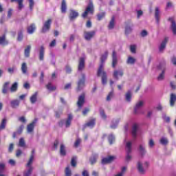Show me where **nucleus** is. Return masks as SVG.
I'll list each match as a JSON object with an SVG mask.
<instances>
[{
	"label": "nucleus",
	"instance_id": "26",
	"mask_svg": "<svg viewBox=\"0 0 176 176\" xmlns=\"http://www.w3.org/2000/svg\"><path fill=\"white\" fill-rule=\"evenodd\" d=\"M138 130V125L137 124H134L132 126V136L133 138H137V131Z\"/></svg>",
	"mask_w": 176,
	"mask_h": 176
},
{
	"label": "nucleus",
	"instance_id": "55",
	"mask_svg": "<svg viewBox=\"0 0 176 176\" xmlns=\"http://www.w3.org/2000/svg\"><path fill=\"white\" fill-rule=\"evenodd\" d=\"M29 3H30V10H32V9H34V5H35L34 0H29Z\"/></svg>",
	"mask_w": 176,
	"mask_h": 176
},
{
	"label": "nucleus",
	"instance_id": "46",
	"mask_svg": "<svg viewBox=\"0 0 176 176\" xmlns=\"http://www.w3.org/2000/svg\"><path fill=\"white\" fill-rule=\"evenodd\" d=\"M34 157L32 155H30V157L26 164V167H29V168H30V167H32V166H31V164H32V162H34Z\"/></svg>",
	"mask_w": 176,
	"mask_h": 176
},
{
	"label": "nucleus",
	"instance_id": "30",
	"mask_svg": "<svg viewBox=\"0 0 176 176\" xmlns=\"http://www.w3.org/2000/svg\"><path fill=\"white\" fill-rule=\"evenodd\" d=\"M138 170L140 174H145V169H144V167L142 166V163H141V162H138Z\"/></svg>",
	"mask_w": 176,
	"mask_h": 176
},
{
	"label": "nucleus",
	"instance_id": "25",
	"mask_svg": "<svg viewBox=\"0 0 176 176\" xmlns=\"http://www.w3.org/2000/svg\"><path fill=\"white\" fill-rule=\"evenodd\" d=\"M143 105H144V101L142 100H140L138 103H136L134 109V113L135 114L138 113V109H140V108H141V107H142Z\"/></svg>",
	"mask_w": 176,
	"mask_h": 176
},
{
	"label": "nucleus",
	"instance_id": "51",
	"mask_svg": "<svg viewBox=\"0 0 176 176\" xmlns=\"http://www.w3.org/2000/svg\"><path fill=\"white\" fill-rule=\"evenodd\" d=\"M100 113L101 118H102V119H107V115L105 114V111H104V109H100Z\"/></svg>",
	"mask_w": 176,
	"mask_h": 176
},
{
	"label": "nucleus",
	"instance_id": "62",
	"mask_svg": "<svg viewBox=\"0 0 176 176\" xmlns=\"http://www.w3.org/2000/svg\"><path fill=\"white\" fill-rule=\"evenodd\" d=\"M87 28H91V21L88 20L86 23Z\"/></svg>",
	"mask_w": 176,
	"mask_h": 176
},
{
	"label": "nucleus",
	"instance_id": "27",
	"mask_svg": "<svg viewBox=\"0 0 176 176\" xmlns=\"http://www.w3.org/2000/svg\"><path fill=\"white\" fill-rule=\"evenodd\" d=\"M7 123H8V120L6 118H3L0 123V131L1 130H5L6 129Z\"/></svg>",
	"mask_w": 176,
	"mask_h": 176
},
{
	"label": "nucleus",
	"instance_id": "14",
	"mask_svg": "<svg viewBox=\"0 0 176 176\" xmlns=\"http://www.w3.org/2000/svg\"><path fill=\"white\" fill-rule=\"evenodd\" d=\"M123 70H115L113 74V76L115 78V79H116V80H119V76H123Z\"/></svg>",
	"mask_w": 176,
	"mask_h": 176
},
{
	"label": "nucleus",
	"instance_id": "57",
	"mask_svg": "<svg viewBox=\"0 0 176 176\" xmlns=\"http://www.w3.org/2000/svg\"><path fill=\"white\" fill-rule=\"evenodd\" d=\"M89 112H90V109L89 108H85L83 111H82V115L84 116H86L87 115V113H89Z\"/></svg>",
	"mask_w": 176,
	"mask_h": 176
},
{
	"label": "nucleus",
	"instance_id": "53",
	"mask_svg": "<svg viewBox=\"0 0 176 176\" xmlns=\"http://www.w3.org/2000/svg\"><path fill=\"white\" fill-rule=\"evenodd\" d=\"M65 69H66V74H71V72H72V69L71 68V67L69 65H66L65 67Z\"/></svg>",
	"mask_w": 176,
	"mask_h": 176
},
{
	"label": "nucleus",
	"instance_id": "40",
	"mask_svg": "<svg viewBox=\"0 0 176 176\" xmlns=\"http://www.w3.org/2000/svg\"><path fill=\"white\" fill-rule=\"evenodd\" d=\"M114 27H115V16H113L109 23V29L112 30V28H113Z\"/></svg>",
	"mask_w": 176,
	"mask_h": 176
},
{
	"label": "nucleus",
	"instance_id": "54",
	"mask_svg": "<svg viewBox=\"0 0 176 176\" xmlns=\"http://www.w3.org/2000/svg\"><path fill=\"white\" fill-rule=\"evenodd\" d=\"M5 167H6V166L4 163L0 164V173H3V171H5Z\"/></svg>",
	"mask_w": 176,
	"mask_h": 176
},
{
	"label": "nucleus",
	"instance_id": "19",
	"mask_svg": "<svg viewBox=\"0 0 176 176\" xmlns=\"http://www.w3.org/2000/svg\"><path fill=\"white\" fill-rule=\"evenodd\" d=\"M45 57V47L41 45L39 51V60L40 61H43Z\"/></svg>",
	"mask_w": 176,
	"mask_h": 176
},
{
	"label": "nucleus",
	"instance_id": "15",
	"mask_svg": "<svg viewBox=\"0 0 176 176\" xmlns=\"http://www.w3.org/2000/svg\"><path fill=\"white\" fill-rule=\"evenodd\" d=\"M155 17L157 24H159L160 23V10H159V7L155 8Z\"/></svg>",
	"mask_w": 176,
	"mask_h": 176
},
{
	"label": "nucleus",
	"instance_id": "64",
	"mask_svg": "<svg viewBox=\"0 0 176 176\" xmlns=\"http://www.w3.org/2000/svg\"><path fill=\"white\" fill-rule=\"evenodd\" d=\"M130 50L131 53H135V45H133L130 47Z\"/></svg>",
	"mask_w": 176,
	"mask_h": 176
},
{
	"label": "nucleus",
	"instance_id": "63",
	"mask_svg": "<svg viewBox=\"0 0 176 176\" xmlns=\"http://www.w3.org/2000/svg\"><path fill=\"white\" fill-rule=\"evenodd\" d=\"M58 144H59L58 140H56L54 141V148L55 149H57V148H58Z\"/></svg>",
	"mask_w": 176,
	"mask_h": 176
},
{
	"label": "nucleus",
	"instance_id": "32",
	"mask_svg": "<svg viewBox=\"0 0 176 176\" xmlns=\"http://www.w3.org/2000/svg\"><path fill=\"white\" fill-rule=\"evenodd\" d=\"M164 72H166V64H164L162 72L157 77V80H163L164 79Z\"/></svg>",
	"mask_w": 176,
	"mask_h": 176
},
{
	"label": "nucleus",
	"instance_id": "36",
	"mask_svg": "<svg viewBox=\"0 0 176 176\" xmlns=\"http://www.w3.org/2000/svg\"><path fill=\"white\" fill-rule=\"evenodd\" d=\"M23 30L21 29L20 31L18 32V36H17V41L19 42H21L24 38V35L23 34Z\"/></svg>",
	"mask_w": 176,
	"mask_h": 176
},
{
	"label": "nucleus",
	"instance_id": "24",
	"mask_svg": "<svg viewBox=\"0 0 176 176\" xmlns=\"http://www.w3.org/2000/svg\"><path fill=\"white\" fill-rule=\"evenodd\" d=\"M97 159H98V154H93L92 156L90 157L89 162H90L91 166H93V164H96V163H97Z\"/></svg>",
	"mask_w": 176,
	"mask_h": 176
},
{
	"label": "nucleus",
	"instance_id": "5",
	"mask_svg": "<svg viewBox=\"0 0 176 176\" xmlns=\"http://www.w3.org/2000/svg\"><path fill=\"white\" fill-rule=\"evenodd\" d=\"M126 162H129L131 160V155H130V154L131 153V142H126Z\"/></svg>",
	"mask_w": 176,
	"mask_h": 176
},
{
	"label": "nucleus",
	"instance_id": "13",
	"mask_svg": "<svg viewBox=\"0 0 176 176\" xmlns=\"http://www.w3.org/2000/svg\"><path fill=\"white\" fill-rule=\"evenodd\" d=\"M79 16V13L74 10H71L69 15V20L72 21L73 20H75L78 16Z\"/></svg>",
	"mask_w": 176,
	"mask_h": 176
},
{
	"label": "nucleus",
	"instance_id": "18",
	"mask_svg": "<svg viewBox=\"0 0 176 176\" xmlns=\"http://www.w3.org/2000/svg\"><path fill=\"white\" fill-rule=\"evenodd\" d=\"M167 42H168V37H165L160 46V52H163V50L166 49V45H167Z\"/></svg>",
	"mask_w": 176,
	"mask_h": 176
},
{
	"label": "nucleus",
	"instance_id": "58",
	"mask_svg": "<svg viewBox=\"0 0 176 176\" xmlns=\"http://www.w3.org/2000/svg\"><path fill=\"white\" fill-rule=\"evenodd\" d=\"M111 97H113V92L111 91L107 97V101H111Z\"/></svg>",
	"mask_w": 176,
	"mask_h": 176
},
{
	"label": "nucleus",
	"instance_id": "6",
	"mask_svg": "<svg viewBox=\"0 0 176 176\" xmlns=\"http://www.w3.org/2000/svg\"><path fill=\"white\" fill-rule=\"evenodd\" d=\"M94 35H96V31L84 32L85 41H91L92 38H94Z\"/></svg>",
	"mask_w": 176,
	"mask_h": 176
},
{
	"label": "nucleus",
	"instance_id": "33",
	"mask_svg": "<svg viewBox=\"0 0 176 176\" xmlns=\"http://www.w3.org/2000/svg\"><path fill=\"white\" fill-rule=\"evenodd\" d=\"M133 96V94L131 93V91H128L125 94V100L127 101V102H130L131 101V97Z\"/></svg>",
	"mask_w": 176,
	"mask_h": 176
},
{
	"label": "nucleus",
	"instance_id": "38",
	"mask_svg": "<svg viewBox=\"0 0 176 176\" xmlns=\"http://www.w3.org/2000/svg\"><path fill=\"white\" fill-rule=\"evenodd\" d=\"M46 88L47 90H50V91H54L56 89V86L52 85V83L50 82L46 85Z\"/></svg>",
	"mask_w": 176,
	"mask_h": 176
},
{
	"label": "nucleus",
	"instance_id": "56",
	"mask_svg": "<svg viewBox=\"0 0 176 176\" xmlns=\"http://www.w3.org/2000/svg\"><path fill=\"white\" fill-rule=\"evenodd\" d=\"M23 129H24V126L23 125L20 126L16 131L17 134L19 135L21 134V133H23Z\"/></svg>",
	"mask_w": 176,
	"mask_h": 176
},
{
	"label": "nucleus",
	"instance_id": "7",
	"mask_svg": "<svg viewBox=\"0 0 176 176\" xmlns=\"http://www.w3.org/2000/svg\"><path fill=\"white\" fill-rule=\"evenodd\" d=\"M168 21H170L171 23L170 30H171L173 35H176V22H175V20H174V18L170 17V18L168 19Z\"/></svg>",
	"mask_w": 176,
	"mask_h": 176
},
{
	"label": "nucleus",
	"instance_id": "45",
	"mask_svg": "<svg viewBox=\"0 0 176 176\" xmlns=\"http://www.w3.org/2000/svg\"><path fill=\"white\" fill-rule=\"evenodd\" d=\"M104 17H105V12H104L97 14V18L98 21H101V20L103 19Z\"/></svg>",
	"mask_w": 176,
	"mask_h": 176
},
{
	"label": "nucleus",
	"instance_id": "29",
	"mask_svg": "<svg viewBox=\"0 0 176 176\" xmlns=\"http://www.w3.org/2000/svg\"><path fill=\"white\" fill-rule=\"evenodd\" d=\"M60 156H65L67 155V151L65 150V145L61 144L60 146Z\"/></svg>",
	"mask_w": 176,
	"mask_h": 176
},
{
	"label": "nucleus",
	"instance_id": "16",
	"mask_svg": "<svg viewBox=\"0 0 176 176\" xmlns=\"http://www.w3.org/2000/svg\"><path fill=\"white\" fill-rule=\"evenodd\" d=\"M36 123V120H35L32 123L28 125L27 126L28 133H32V131H34V129H35Z\"/></svg>",
	"mask_w": 176,
	"mask_h": 176
},
{
	"label": "nucleus",
	"instance_id": "37",
	"mask_svg": "<svg viewBox=\"0 0 176 176\" xmlns=\"http://www.w3.org/2000/svg\"><path fill=\"white\" fill-rule=\"evenodd\" d=\"M32 170H34V168L30 167L28 170L23 172V176H30L32 174Z\"/></svg>",
	"mask_w": 176,
	"mask_h": 176
},
{
	"label": "nucleus",
	"instance_id": "21",
	"mask_svg": "<svg viewBox=\"0 0 176 176\" xmlns=\"http://www.w3.org/2000/svg\"><path fill=\"white\" fill-rule=\"evenodd\" d=\"M175 102H176V94H170V106L174 107V105H175Z\"/></svg>",
	"mask_w": 176,
	"mask_h": 176
},
{
	"label": "nucleus",
	"instance_id": "12",
	"mask_svg": "<svg viewBox=\"0 0 176 176\" xmlns=\"http://www.w3.org/2000/svg\"><path fill=\"white\" fill-rule=\"evenodd\" d=\"M85 69V58L81 57L78 60V71L82 72Z\"/></svg>",
	"mask_w": 176,
	"mask_h": 176
},
{
	"label": "nucleus",
	"instance_id": "49",
	"mask_svg": "<svg viewBox=\"0 0 176 176\" xmlns=\"http://www.w3.org/2000/svg\"><path fill=\"white\" fill-rule=\"evenodd\" d=\"M19 146H21L22 148L25 146V141H24V138H21L19 140Z\"/></svg>",
	"mask_w": 176,
	"mask_h": 176
},
{
	"label": "nucleus",
	"instance_id": "60",
	"mask_svg": "<svg viewBox=\"0 0 176 176\" xmlns=\"http://www.w3.org/2000/svg\"><path fill=\"white\" fill-rule=\"evenodd\" d=\"M148 145L150 148H153L155 146V142L152 139H151L149 140Z\"/></svg>",
	"mask_w": 176,
	"mask_h": 176
},
{
	"label": "nucleus",
	"instance_id": "31",
	"mask_svg": "<svg viewBox=\"0 0 176 176\" xmlns=\"http://www.w3.org/2000/svg\"><path fill=\"white\" fill-rule=\"evenodd\" d=\"M31 52V45H28L24 50V56L26 58L30 57V53Z\"/></svg>",
	"mask_w": 176,
	"mask_h": 176
},
{
	"label": "nucleus",
	"instance_id": "34",
	"mask_svg": "<svg viewBox=\"0 0 176 176\" xmlns=\"http://www.w3.org/2000/svg\"><path fill=\"white\" fill-rule=\"evenodd\" d=\"M72 119H73L72 114H69L68 118L65 122V126L67 128L71 126V122H72Z\"/></svg>",
	"mask_w": 176,
	"mask_h": 176
},
{
	"label": "nucleus",
	"instance_id": "8",
	"mask_svg": "<svg viewBox=\"0 0 176 176\" xmlns=\"http://www.w3.org/2000/svg\"><path fill=\"white\" fill-rule=\"evenodd\" d=\"M116 65H118V56L116 55V51L113 50L112 52V68H116Z\"/></svg>",
	"mask_w": 176,
	"mask_h": 176
},
{
	"label": "nucleus",
	"instance_id": "35",
	"mask_svg": "<svg viewBox=\"0 0 176 176\" xmlns=\"http://www.w3.org/2000/svg\"><path fill=\"white\" fill-rule=\"evenodd\" d=\"M10 105L12 108H17L19 105H20V100H14L10 102Z\"/></svg>",
	"mask_w": 176,
	"mask_h": 176
},
{
	"label": "nucleus",
	"instance_id": "43",
	"mask_svg": "<svg viewBox=\"0 0 176 176\" xmlns=\"http://www.w3.org/2000/svg\"><path fill=\"white\" fill-rule=\"evenodd\" d=\"M17 82H14L10 87L11 93H14V91H17Z\"/></svg>",
	"mask_w": 176,
	"mask_h": 176
},
{
	"label": "nucleus",
	"instance_id": "59",
	"mask_svg": "<svg viewBox=\"0 0 176 176\" xmlns=\"http://www.w3.org/2000/svg\"><path fill=\"white\" fill-rule=\"evenodd\" d=\"M139 150L141 152L142 155L146 153L145 148L142 146V145H140Z\"/></svg>",
	"mask_w": 176,
	"mask_h": 176
},
{
	"label": "nucleus",
	"instance_id": "44",
	"mask_svg": "<svg viewBox=\"0 0 176 176\" xmlns=\"http://www.w3.org/2000/svg\"><path fill=\"white\" fill-rule=\"evenodd\" d=\"M65 174L66 176H72V172L71 171L69 166L66 167V168L65 170Z\"/></svg>",
	"mask_w": 176,
	"mask_h": 176
},
{
	"label": "nucleus",
	"instance_id": "48",
	"mask_svg": "<svg viewBox=\"0 0 176 176\" xmlns=\"http://www.w3.org/2000/svg\"><path fill=\"white\" fill-rule=\"evenodd\" d=\"M131 31H133V29L131 28V27L126 25L125 28V34L129 35V34H130Z\"/></svg>",
	"mask_w": 176,
	"mask_h": 176
},
{
	"label": "nucleus",
	"instance_id": "41",
	"mask_svg": "<svg viewBox=\"0 0 176 176\" xmlns=\"http://www.w3.org/2000/svg\"><path fill=\"white\" fill-rule=\"evenodd\" d=\"M108 140H109L110 145H112V144H113V142L115 141V135H113V134H110L108 136Z\"/></svg>",
	"mask_w": 176,
	"mask_h": 176
},
{
	"label": "nucleus",
	"instance_id": "28",
	"mask_svg": "<svg viewBox=\"0 0 176 176\" xmlns=\"http://www.w3.org/2000/svg\"><path fill=\"white\" fill-rule=\"evenodd\" d=\"M30 100L31 104H35L38 100V92H35L33 95H32Z\"/></svg>",
	"mask_w": 176,
	"mask_h": 176
},
{
	"label": "nucleus",
	"instance_id": "3",
	"mask_svg": "<svg viewBox=\"0 0 176 176\" xmlns=\"http://www.w3.org/2000/svg\"><path fill=\"white\" fill-rule=\"evenodd\" d=\"M82 78L78 80L77 83V91H80L83 87H85V83L86 82V75L85 74H81Z\"/></svg>",
	"mask_w": 176,
	"mask_h": 176
},
{
	"label": "nucleus",
	"instance_id": "47",
	"mask_svg": "<svg viewBox=\"0 0 176 176\" xmlns=\"http://www.w3.org/2000/svg\"><path fill=\"white\" fill-rule=\"evenodd\" d=\"M160 142L162 145H167L168 144V140L166 138H162L160 139Z\"/></svg>",
	"mask_w": 176,
	"mask_h": 176
},
{
	"label": "nucleus",
	"instance_id": "42",
	"mask_svg": "<svg viewBox=\"0 0 176 176\" xmlns=\"http://www.w3.org/2000/svg\"><path fill=\"white\" fill-rule=\"evenodd\" d=\"M135 58H133L132 56L128 57L126 63L133 65V64H135Z\"/></svg>",
	"mask_w": 176,
	"mask_h": 176
},
{
	"label": "nucleus",
	"instance_id": "22",
	"mask_svg": "<svg viewBox=\"0 0 176 176\" xmlns=\"http://www.w3.org/2000/svg\"><path fill=\"white\" fill-rule=\"evenodd\" d=\"M10 2L13 3V2H17L18 3V9L19 10H22L23 8H24V4L23 3L24 2V0H10Z\"/></svg>",
	"mask_w": 176,
	"mask_h": 176
},
{
	"label": "nucleus",
	"instance_id": "39",
	"mask_svg": "<svg viewBox=\"0 0 176 176\" xmlns=\"http://www.w3.org/2000/svg\"><path fill=\"white\" fill-rule=\"evenodd\" d=\"M21 71H22V74H27V71H28V67H27V63H23L21 65Z\"/></svg>",
	"mask_w": 176,
	"mask_h": 176
},
{
	"label": "nucleus",
	"instance_id": "50",
	"mask_svg": "<svg viewBox=\"0 0 176 176\" xmlns=\"http://www.w3.org/2000/svg\"><path fill=\"white\" fill-rule=\"evenodd\" d=\"M71 166L72 167H76V157H73L71 160Z\"/></svg>",
	"mask_w": 176,
	"mask_h": 176
},
{
	"label": "nucleus",
	"instance_id": "23",
	"mask_svg": "<svg viewBox=\"0 0 176 176\" xmlns=\"http://www.w3.org/2000/svg\"><path fill=\"white\" fill-rule=\"evenodd\" d=\"M60 12L61 13H67V1H65V0H62L60 5Z\"/></svg>",
	"mask_w": 176,
	"mask_h": 176
},
{
	"label": "nucleus",
	"instance_id": "61",
	"mask_svg": "<svg viewBox=\"0 0 176 176\" xmlns=\"http://www.w3.org/2000/svg\"><path fill=\"white\" fill-rule=\"evenodd\" d=\"M43 78H45V73L43 72H41V76H40V82L43 83Z\"/></svg>",
	"mask_w": 176,
	"mask_h": 176
},
{
	"label": "nucleus",
	"instance_id": "52",
	"mask_svg": "<svg viewBox=\"0 0 176 176\" xmlns=\"http://www.w3.org/2000/svg\"><path fill=\"white\" fill-rule=\"evenodd\" d=\"M80 142H82L80 139H76V142H74V148H78L79 145H80Z\"/></svg>",
	"mask_w": 176,
	"mask_h": 176
},
{
	"label": "nucleus",
	"instance_id": "10",
	"mask_svg": "<svg viewBox=\"0 0 176 176\" xmlns=\"http://www.w3.org/2000/svg\"><path fill=\"white\" fill-rule=\"evenodd\" d=\"M96 126V118L91 119L88 122L84 124L83 130L86 129V127H90L93 129Z\"/></svg>",
	"mask_w": 176,
	"mask_h": 176
},
{
	"label": "nucleus",
	"instance_id": "17",
	"mask_svg": "<svg viewBox=\"0 0 176 176\" xmlns=\"http://www.w3.org/2000/svg\"><path fill=\"white\" fill-rule=\"evenodd\" d=\"M36 30V26L35 25V23H32L27 28L28 33L30 34L34 33Z\"/></svg>",
	"mask_w": 176,
	"mask_h": 176
},
{
	"label": "nucleus",
	"instance_id": "4",
	"mask_svg": "<svg viewBox=\"0 0 176 176\" xmlns=\"http://www.w3.org/2000/svg\"><path fill=\"white\" fill-rule=\"evenodd\" d=\"M52 25V19H47L43 24V26L41 30V32L45 34V32H47L50 30V27Z\"/></svg>",
	"mask_w": 176,
	"mask_h": 176
},
{
	"label": "nucleus",
	"instance_id": "11",
	"mask_svg": "<svg viewBox=\"0 0 176 176\" xmlns=\"http://www.w3.org/2000/svg\"><path fill=\"white\" fill-rule=\"evenodd\" d=\"M85 96L84 94H81L78 97V100L77 101V105L78 108H82V107H83V104H85Z\"/></svg>",
	"mask_w": 176,
	"mask_h": 176
},
{
	"label": "nucleus",
	"instance_id": "20",
	"mask_svg": "<svg viewBox=\"0 0 176 176\" xmlns=\"http://www.w3.org/2000/svg\"><path fill=\"white\" fill-rule=\"evenodd\" d=\"M0 45H3V46L9 45V41L6 39V35L3 34L2 36H0Z\"/></svg>",
	"mask_w": 176,
	"mask_h": 176
},
{
	"label": "nucleus",
	"instance_id": "1",
	"mask_svg": "<svg viewBox=\"0 0 176 176\" xmlns=\"http://www.w3.org/2000/svg\"><path fill=\"white\" fill-rule=\"evenodd\" d=\"M108 54H109L108 51H105L104 54H102L100 57L101 63L97 72V76H101V74H102V83L103 85H107V72L104 71V63L107 61V59L108 58Z\"/></svg>",
	"mask_w": 176,
	"mask_h": 176
},
{
	"label": "nucleus",
	"instance_id": "9",
	"mask_svg": "<svg viewBox=\"0 0 176 176\" xmlns=\"http://www.w3.org/2000/svg\"><path fill=\"white\" fill-rule=\"evenodd\" d=\"M115 159H116V157L115 156H109L107 157L102 158V164H109V163H112Z\"/></svg>",
	"mask_w": 176,
	"mask_h": 176
},
{
	"label": "nucleus",
	"instance_id": "2",
	"mask_svg": "<svg viewBox=\"0 0 176 176\" xmlns=\"http://www.w3.org/2000/svg\"><path fill=\"white\" fill-rule=\"evenodd\" d=\"M89 14H94V4H93L92 1H90L87 6L85 12L81 14V17L82 19H86L87 16Z\"/></svg>",
	"mask_w": 176,
	"mask_h": 176
}]
</instances>
